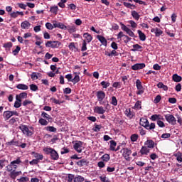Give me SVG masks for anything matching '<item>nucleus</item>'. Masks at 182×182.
<instances>
[{
    "mask_svg": "<svg viewBox=\"0 0 182 182\" xmlns=\"http://www.w3.org/2000/svg\"><path fill=\"white\" fill-rule=\"evenodd\" d=\"M140 124L143 126L146 130H154L156 129V124L149 122V120L145 118H141Z\"/></svg>",
    "mask_w": 182,
    "mask_h": 182,
    "instance_id": "obj_1",
    "label": "nucleus"
},
{
    "mask_svg": "<svg viewBox=\"0 0 182 182\" xmlns=\"http://www.w3.org/2000/svg\"><path fill=\"white\" fill-rule=\"evenodd\" d=\"M44 151L46 154L50 156L51 160H58L59 159V154L52 148H46L44 149Z\"/></svg>",
    "mask_w": 182,
    "mask_h": 182,
    "instance_id": "obj_2",
    "label": "nucleus"
},
{
    "mask_svg": "<svg viewBox=\"0 0 182 182\" xmlns=\"http://www.w3.org/2000/svg\"><path fill=\"white\" fill-rule=\"evenodd\" d=\"M165 119L168 123L172 124L173 126L177 124V119L174 117V115L171 114H167L165 115Z\"/></svg>",
    "mask_w": 182,
    "mask_h": 182,
    "instance_id": "obj_3",
    "label": "nucleus"
},
{
    "mask_svg": "<svg viewBox=\"0 0 182 182\" xmlns=\"http://www.w3.org/2000/svg\"><path fill=\"white\" fill-rule=\"evenodd\" d=\"M96 96L98 102H100V105H105V102H103V99L106 97V93L102 90L97 91L96 93Z\"/></svg>",
    "mask_w": 182,
    "mask_h": 182,
    "instance_id": "obj_4",
    "label": "nucleus"
},
{
    "mask_svg": "<svg viewBox=\"0 0 182 182\" xmlns=\"http://www.w3.org/2000/svg\"><path fill=\"white\" fill-rule=\"evenodd\" d=\"M20 130L23 132V134H26L28 136V137H30L33 134V132L32 131L29 130V128H28V126L26 125H21L19 127Z\"/></svg>",
    "mask_w": 182,
    "mask_h": 182,
    "instance_id": "obj_5",
    "label": "nucleus"
},
{
    "mask_svg": "<svg viewBox=\"0 0 182 182\" xmlns=\"http://www.w3.org/2000/svg\"><path fill=\"white\" fill-rule=\"evenodd\" d=\"M121 153H122V156L124 157L125 160L130 161V154H132V151L130 149L124 148L121 150Z\"/></svg>",
    "mask_w": 182,
    "mask_h": 182,
    "instance_id": "obj_6",
    "label": "nucleus"
},
{
    "mask_svg": "<svg viewBox=\"0 0 182 182\" xmlns=\"http://www.w3.org/2000/svg\"><path fill=\"white\" fill-rule=\"evenodd\" d=\"M146 68V64L144 63H136L132 66V70H140V69H143Z\"/></svg>",
    "mask_w": 182,
    "mask_h": 182,
    "instance_id": "obj_7",
    "label": "nucleus"
},
{
    "mask_svg": "<svg viewBox=\"0 0 182 182\" xmlns=\"http://www.w3.org/2000/svg\"><path fill=\"white\" fill-rule=\"evenodd\" d=\"M83 142L78 141L74 144V149L77 151V153H80L82 151V146Z\"/></svg>",
    "mask_w": 182,
    "mask_h": 182,
    "instance_id": "obj_8",
    "label": "nucleus"
},
{
    "mask_svg": "<svg viewBox=\"0 0 182 182\" xmlns=\"http://www.w3.org/2000/svg\"><path fill=\"white\" fill-rule=\"evenodd\" d=\"M54 28H59L60 29L66 30V26L62 23H59L56 21H53Z\"/></svg>",
    "mask_w": 182,
    "mask_h": 182,
    "instance_id": "obj_9",
    "label": "nucleus"
},
{
    "mask_svg": "<svg viewBox=\"0 0 182 182\" xmlns=\"http://www.w3.org/2000/svg\"><path fill=\"white\" fill-rule=\"evenodd\" d=\"M21 163H22V161H21V158L19 157L16 160L11 162V166H13V168H14V170L18 168V165L21 164Z\"/></svg>",
    "mask_w": 182,
    "mask_h": 182,
    "instance_id": "obj_10",
    "label": "nucleus"
},
{
    "mask_svg": "<svg viewBox=\"0 0 182 182\" xmlns=\"http://www.w3.org/2000/svg\"><path fill=\"white\" fill-rule=\"evenodd\" d=\"M94 112L95 113H97V114H104L106 110H105V108H103V107L97 106L95 107Z\"/></svg>",
    "mask_w": 182,
    "mask_h": 182,
    "instance_id": "obj_11",
    "label": "nucleus"
},
{
    "mask_svg": "<svg viewBox=\"0 0 182 182\" xmlns=\"http://www.w3.org/2000/svg\"><path fill=\"white\" fill-rule=\"evenodd\" d=\"M97 39H98V41L101 42L102 45H103L104 46H107V40H106L105 37L98 35L97 36Z\"/></svg>",
    "mask_w": 182,
    "mask_h": 182,
    "instance_id": "obj_12",
    "label": "nucleus"
},
{
    "mask_svg": "<svg viewBox=\"0 0 182 182\" xmlns=\"http://www.w3.org/2000/svg\"><path fill=\"white\" fill-rule=\"evenodd\" d=\"M20 174H22L21 171H16L14 169L10 173V177L13 180H15L16 177H18V176H19Z\"/></svg>",
    "mask_w": 182,
    "mask_h": 182,
    "instance_id": "obj_13",
    "label": "nucleus"
},
{
    "mask_svg": "<svg viewBox=\"0 0 182 182\" xmlns=\"http://www.w3.org/2000/svg\"><path fill=\"white\" fill-rule=\"evenodd\" d=\"M144 144L148 149H154V141L151 139H148Z\"/></svg>",
    "mask_w": 182,
    "mask_h": 182,
    "instance_id": "obj_14",
    "label": "nucleus"
},
{
    "mask_svg": "<svg viewBox=\"0 0 182 182\" xmlns=\"http://www.w3.org/2000/svg\"><path fill=\"white\" fill-rule=\"evenodd\" d=\"M76 163L80 167H83V166H87V164H89V161L85 159H82Z\"/></svg>",
    "mask_w": 182,
    "mask_h": 182,
    "instance_id": "obj_15",
    "label": "nucleus"
},
{
    "mask_svg": "<svg viewBox=\"0 0 182 182\" xmlns=\"http://www.w3.org/2000/svg\"><path fill=\"white\" fill-rule=\"evenodd\" d=\"M28 98V93L26 92H21L19 95H17L16 96V99H19L20 100H22V99H27Z\"/></svg>",
    "mask_w": 182,
    "mask_h": 182,
    "instance_id": "obj_16",
    "label": "nucleus"
},
{
    "mask_svg": "<svg viewBox=\"0 0 182 182\" xmlns=\"http://www.w3.org/2000/svg\"><path fill=\"white\" fill-rule=\"evenodd\" d=\"M3 117H4V120H6V121L9 120V119H11L12 117V114H11V111H5L3 113Z\"/></svg>",
    "mask_w": 182,
    "mask_h": 182,
    "instance_id": "obj_17",
    "label": "nucleus"
},
{
    "mask_svg": "<svg viewBox=\"0 0 182 182\" xmlns=\"http://www.w3.org/2000/svg\"><path fill=\"white\" fill-rule=\"evenodd\" d=\"M21 26L22 29H29V26H31V23L28 21H25L21 23Z\"/></svg>",
    "mask_w": 182,
    "mask_h": 182,
    "instance_id": "obj_18",
    "label": "nucleus"
},
{
    "mask_svg": "<svg viewBox=\"0 0 182 182\" xmlns=\"http://www.w3.org/2000/svg\"><path fill=\"white\" fill-rule=\"evenodd\" d=\"M83 36L84 38H85V39H87V43H90V42H92V41L93 40V37H92V36L89 33H85L83 34Z\"/></svg>",
    "mask_w": 182,
    "mask_h": 182,
    "instance_id": "obj_19",
    "label": "nucleus"
},
{
    "mask_svg": "<svg viewBox=\"0 0 182 182\" xmlns=\"http://www.w3.org/2000/svg\"><path fill=\"white\" fill-rule=\"evenodd\" d=\"M16 88L19 89L20 90H28L29 89V87L25 84H18L16 85Z\"/></svg>",
    "mask_w": 182,
    "mask_h": 182,
    "instance_id": "obj_20",
    "label": "nucleus"
},
{
    "mask_svg": "<svg viewBox=\"0 0 182 182\" xmlns=\"http://www.w3.org/2000/svg\"><path fill=\"white\" fill-rule=\"evenodd\" d=\"M16 101L14 102V107L16 109H19L22 106V100L19 98H16Z\"/></svg>",
    "mask_w": 182,
    "mask_h": 182,
    "instance_id": "obj_21",
    "label": "nucleus"
},
{
    "mask_svg": "<svg viewBox=\"0 0 182 182\" xmlns=\"http://www.w3.org/2000/svg\"><path fill=\"white\" fill-rule=\"evenodd\" d=\"M137 32H138L140 41H146V34H144V33H142V31L140 30H138Z\"/></svg>",
    "mask_w": 182,
    "mask_h": 182,
    "instance_id": "obj_22",
    "label": "nucleus"
},
{
    "mask_svg": "<svg viewBox=\"0 0 182 182\" xmlns=\"http://www.w3.org/2000/svg\"><path fill=\"white\" fill-rule=\"evenodd\" d=\"M140 153L144 155H147L148 153H150V149H149L146 146H142L141 149L140 150Z\"/></svg>",
    "mask_w": 182,
    "mask_h": 182,
    "instance_id": "obj_23",
    "label": "nucleus"
},
{
    "mask_svg": "<svg viewBox=\"0 0 182 182\" xmlns=\"http://www.w3.org/2000/svg\"><path fill=\"white\" fill-rule=\"evenodd\" d=\"M40 76H41V73H32V74L31 75V79L33 80H38Z\"/></svg>",
    "mask_w": 182,
    "mask_h": 182,
    "instance_id": "obj_24",
    "label": "nucleus"
},
{
    "mask_svg": "<svg viewBox=\"0 0 182 182\" xmlns=\"http://www.w3.org/2000/svg\"><path fill=\"white\" fill-rule=\"evenodd\" d=\"M172 79L174 82H181L182 77L181 76L177 75V74H174L172 77Z\"/></svg>",
    "mask_w": 182,
    "mask_h": 182,
    "instance_id": "obj_25",
    "label": "nucleus"
},
{
    "mask_svg": "<svg viewBox=\"0 0 182 182\" xmlns=\"http://www.w3.org/2000/svg\"><path fill=\"white\" fill-rule=\"evenodd\" d=\"M132 16L136 19V21H139L140 19V16L139 15V13L136 11H131Z\"/></svg>",
    "mask_w": 182,
    "mask_h": 182,
    "instance_id": "obj_26",
    "label": "nucleus"
},
{
    "mask_svg": "<svg viewBox=\"0 0 182 182\" xmlns=\"http://www.w3.org/2000/svg\"><path fill=\"white\" fill-rule=\"evenodd\" d=\"M66 29L70 32V33L76 32V27H75V26H66Z\"/></svg>",
    "mask_w": 182,
    "mask_h": 182,
    "instance_id": "obj_27",
    "label": "nucleus"
},
{
    "mask_svg": "<svg viewBox=\"0 0 182 182\" xmlns=\"http://www.w3.org/2000/svg\"><path fill=\"white\" fill-rule=\"evenodd\" d=\"M134 49H132V52H136L137 50H140L141 49H143V47L139 44H134L132 46Z\"/></svg>",
    "mask_w": 182,
    "mask_h": 182,
    "instance_id": "obj_28",
    "label": "nucleus"
},
{
    "mask_svg": "<svg viewBox=\"0 0 182 182\" xmlns=\"http://www.w3.org/2000/svg\"><path fill=\"white\" fill-rule=\"evenodd\" d=\"M34 157L39 161V160H43V155L39 154L38 153L33 152Z\"/></svg>",
    "mask_w": 182,
    "mask_h": 182,
    "instance_id": "obj_29",
    "label": "nucleus"
},
{
    "mask_svg": "<svg viewBox=\"0 0 182 182\" xmlns=\"http://www.w3.org/2000/svg\"><path fill=\"white\" fill-rule=\"evenodd\" d=\"M163 35V31L159 28H156L155 36L159 38Z\"/></svg>",
    "mask_w": 182,
    "mask_h": 182,
    "instance_id": "obj_30",
    "label": "nucleus"
},
{
    "mask_svg": "<svg viewBox=\"0 0 182 182\" xmlns=\"http://www.w3.org/2000/svg\"><path fill=\"white\" fill-rule=\"evenodd\" d=\"M101 159L102 160H103V161H105L106 163H107V161L110 160V155L105 154L101 157Z\"/></svg>",
    "mask_w": 182,
    "mask_h": 182,
    "instance_id": "obj_31",
    "label": "nucleus"
},
{
    "mask_svg": "<svg viewBox=\"0 0 182 182\" xmlns=\"http://www.w3.org/2000/svg\"><path fill=\"white\" fill-rule=\"evenodd\" d=\"M123 5L124 6H126V8H129V9H134V8H136V6L134 4H132L127 2H124ZM132 6H133V8H132Z\"/></svg>",
    "mask_w": 182,
    "mask_h": 182,
    "instance_id": "obj_32",
    "label": "nucleus"
},
{
    "mask_svg": "<svg viewBox=\"0 0 182 182\" xmlns=\"http://www.w3.org/2000/svg\"><path fill=\"white\" fill-rule=\"evenodd\" d=\"M38 123H40V124H41V126H48V124H49V122H48V121H46V119L41 118L38 121Z\"/></svg>",
    "mask_w": 182,
    "mask_h": 182,
    "instance_id": "obj_33",
    "label": "nucleus"
},
{
    "mask_svg": "<svg viewBox=\"0 0 182 182\" xmlns=\"http://www.w3.org/2000/svg\"><path fill=\"white\" fill-rule=\"evenodd\" d=\"M85 178H83L82 176H78L75 178H74V182H84Z\"/></svg>",
    "mask_w": 182,
    "mask_h": 182,
    "instance_id": "obj_34",
    "label": "nucleus"
},
{
    "mask_svg": "<svg viewBox=\"0 0 182 182\" xmlns=\"http://www.w3.org/2000/svg\"><path fill=\"white\" fill-rule=\"evenodd\" d=\"M136 85L138 90H141V89H143V85H141V81H140V80H136Z\"/></svg>",
    "mask_w": 182,
    "mask_h": 182,
    "instance_id": "obj_35",
    "label": "nucleus"
},
{
    "mask_svg": "<svg viewBox=\"0 0 182 182\" xmlns=\"http://www.w3.org/2000/svg\"><path fill=\"white\" fill-rule=\"evenodd\" d=\"M101 86H102L103 89H107L109 86H110V82H106V81H102L100 83Z\"/></svg>",
    "mask_w": 182,
    "mask_h": 182,
    "instance_id": "obj_36",
    "label": "nucleus"
},
{
    "mask_svg": "<svg viewBox=\"0 0 182 182\" xmlns=\"http://www.w3.org/2000/svg\"><path fill=\"white\" fill-rule=\"evenodd\" d=\"M46 130L48 132H50L51 133H56V132L58 131V129L56 128H55L54 127H46Z\"/></svg>",
    "mask_w": 182,
    "mask_h": 182,
    "instance_id": "obj_37",
    "label": "nucleus"
},
{
    "mask_svg": "<svg viewBox=\"0 0 182 182\" xmlns=\"http://www.w3.org/2000/svg\"><path fill=\"white\" fill-rule=\"evenodd\" d=\"M106 55L109 58H112V56H117V51H116V50H112L111 53H107Z\"/></svg>",
    "mask_w": 182,
    "mask_h": 182,
    "instance_id": "obj_38",
    "label": "nucleus"
},
{
    "mask_svg": "<svg viewBox=\"0 0 182 182\" xmlns=\"http://www.w3.org/2000/svg\"><path fill=\"white\" fill-rule=\"evenodd\" d=\"M58 6L50 7V11L55 15H58Z\"/></svg>",
    "mask_w": 182,
    "mask_h": 182,
    "instance_id": "obj_39",
    "label": "nucleus"
},
{
    "mask_svg": "<svg viewBox=\"0 0 182 182\" xmlns=\"http://www.w3.org/2000/svg\"><path fill=\"white\" fill-rule=\"evenodd\" d=\"M109 143H110V150H112V151H114V147H116V146L117 145V143H116L113 140L110 141Z\"/></svg>",
    "mask_w": 182,
    "mask_h": 182,
    "instance_id": "obj_40",
    "label": "nucleus"
},
{
    "mask_svg": "<svg viewBox=\"0 0 182 182\" xmlns=\"http://www.w3.org/2000/svg\"><path fill=\"white\" fill-rule=\"evenodd\" d=\"M30 89H31V90H32V92H36V91L39 90L38 85H36L35 84L30 85Z\"/></svg>",
    "mask_w": 182,
    "mask_h": 182,
    "instance_id": "obj_41",
    "label": "nucleus"
},
{
    "mask_svg": "<svg viewBox=\"0 0 182 182\" xmlns=\"http://www.w3.org/2000/svg\"><path fill=\"white\" fill-rule=\"evenodd\" d=\"M62 43L59 41H53V44L51 45V48H59Z\"/></svg>",
    "mask_w": 182,
    "mask_h": 182,
    "instance_id": "obj_42",
    "label": "nucleus"
},
{
    "mask_svg": "<svg viewBox=\"0 0 182 182\" xmlns=\"http://www.w3.org/2000/svg\"><path fill=\"white\" fill-rule=\"evenodd\" d=\"M8 146H19V142L13 139L10 142H8Z\"/></svg>",
    "mask_w": 182,
    "mask_h": 182,
    "instance_id": "obj_43",
    "label": "nucleus"
},
{
    "mask_svg": "<svg viewBox=\"0 0 182 182\" xmlns=\"http://www.w3.org/2000/svg\"><path fill=\"white\" fill-rule=\"evenodd\" d=\"M87 43H86V41H83V43H82V48H81V51L82 52H85V50H87Z\"/></svg>",
    "mask_w": 182,
    "mask_h": 182,
    "instance_id": "obj_44",
    "label": "nucleus"
},
{
    "mask_svg": "<svg viewBox=\"0 0 182 182\" xmlns=\"http://www.w3.org/2000/svg\"><path fill=\"white\" fill-rule=\"evenodd\" d=\"M139 139V135L137 134H133L131 135V141H136Z\"/></svg>",
    "mask_w": 182,
    "mask_h": 182,
    "instance_id": "obj_45",
    "label": "nucleus"
},
{
    "mask_svg": "<svg viewBox=\"0 0 182 182\" xmlns=\"http://www.w3.org/2000/svg\"><path fill=\"white\" fill-rule=\"evenodd\" d=\"M125 114L127 116V117H129V119H132L133 117V114H132V111L130 109H126Z\"/></svg>",
    "mask_w": 182,
    "mask_h": 182,
    "instance_id": "obj_46",
    "label": "nucleus"
},
{
    "mask_svg": "<svg viewBox=\"0 0 182 182\" xmlns=\"http://www.w3.org/2000/svg\"><path fill=\"white\" fill-rule=\"evenodd\" d=\"M72 82L74 83V85L78 82H80V77H79V75H75V77L72 80Z\"/></svg>",
    "mask_w": 182,
    "mask_h": 182,
    "instance_id": "obj_47",
    "label": "nucleus"
},
{
    "mask_svg": "<svg viewBox=\"0 0 182 182\" xmlns=\"http://www.w3.org/2000/svg\"><path fill=\"white\" fill-rule=\"evenodd\" d=\"M68 48L70 50H73V49H75V50H77V48H76V46H75V43H70L68 46Z\"/></svg>",
    "mask_w": 182,
    "mask_h": 182,
    "instance_id": "obj_48",
    "label": "nucleus"
},
{
    "mask_svg": "<svg viewBox=\"0 0 182 182\" xmlns=\"http://www.w3.org/2000/svg\"><path fill=\"white\" fill-rule=\"evenodd\" d=\"M160 100H161V95H157L154 100V103L157 105V103H160Z\"/></svg>",
    "mask_w": 182,
    "mask_h": 182,
    "instance_id": "obj_49",
    "label": "nucleus"
},
{
    "mask_svg": "<svg viewBox=\"0 0 182 182\" xmlns=\"http://www.w3.org/2000/svg\"><path fill=\"white\" fill-rule=\"evenodd\" d=\"M68 2V0H60V2L58 3V6L60 8H65V4Z\"/></svg>",
    "mask_w": 182,
    "mask_h": 182,
    "instance_id": "obj_50",
    "label": "nucleus"
},
{
    "mask_svg": "<svg viewBox=\"0 0 182 182\" xmlns=\"http://www.w3.org/2000/svg\"><path fill=\"white\" fill-rule=\"evenodd\" d=\"M111 105L113 106H117V99L116 97H112Z\"/></svg>",
    "mask_w": 182,
    "mask_h": 182,
    "instance_id": "obj_51",
    "label": "nucleus"
},
{
    "mask_svg": "<svg viewBox=\"0 0 182 182\" xmlns=\"http://www.w3.org/2000/svg\"><path fill=\"white\" fill-rule=\"evenodd\" d=\"M158 119H161L160 114H154L151 117V119L152 120V122H156V120H157Z\"/></svg>",
    "mask_w": 182,
    "mask_h": 182,
    "instance_id": "obj_52",
    "label": "nucleus"
},
{
    "mask_svg": "<svg viewBox=\"0 0 182 182\" xmlns=\"http://www.w3.org/2000/svg\"><path fill=\"white\" fill-rule=\"evenodd\" d=\"M46 28H47V29H49L50 31H52V29H53L55 26H53V24L52 25V23H46Z\"/></svg>",
    "mask_w": 182,
    "mask_h": 182,
    "instance_id": "obj_53",
    "label": "nucleus"
},
{
    "mask_svg": "<svg viewBox=\"0 0 182 182\" xmlns=\"http://www.w3.org/2000/svg\"><path fill=\"white\" fill-rule=\"evenodd\" d=\"M100 129H102V125H97V124H95V128H93L94 132H100Z\"/></svg>",
    "mask_w": 182,
    "mask_h": 182,
    "instance_id": "obj_54",
    "label": "nucleus"
},
{
    "mask_svg": "<svg viewBox=\"0 0 182 182\" xmlns=\"http://www.w3.org/2000/svg\"><path fill=\"white\" fill-rule=\"evenodd\" d=\"M42 117H43L44 119H48V120H49V119H52L50 117V115L48 114L46 112H43L41 114Z\"/></svg>",
    "mask_w": 182,
    "mask_h": 182,
    "instance_id": "obj_55",
    "label": "nucleus"
},
{
    "mask_svg": "<svg viewBox=\"0 0 182 182\" xmlns=\"http://www.w3.org/2000/svg\"><path fill=\"white\" fill-rule=\"evenodd\" d=\"M20 50H21V48L19 47V46H17L16 49L13 50V53H14V56H16V55H18V53H19Z\"/></svg>",
    "mask_w": 182,
    "mask_h": 182,
    "instance_id": "obj_56",
    "label": "nucleus"
},
{
    "mask_svg": "<svg viewBox=\"0 0 182 182\" xmlns=\"http://www.w3.org/2000/svg\"><path fill=\"white\" fill-rule=\"evenodd\" d=\"M75 175L69 173L68 176V181L72 182L73 180H75Z\"/></svg>",
    "mask_w": 182,
    "mask_h": 182,
    "instance_id": "obj_57",
    "label": "nucleus"
},
{
    "mask_svg": "<svg viewBox=\"0 0 182 182\" xmlns=\"http://www.w3.org/2000/svg\"><path fill=\"white\" fill-rule=\"evenodd\" d=\"M126 33H127V35H129L132 38H134V33H133V31H132V30L130 28H128L126 31Z\"/></svg>",
    "mask_w": 182,
    "mask_h": 182,
    "instance_id": "obj_58",
    "label": "nucleus"
},
{
    "mask_svg": "<svg viewBox=\"0 0 182 182\" xmlns=\"http://www.w3.org/2000/svg\"><path fill=\"white\" fill-rule=\"evenodd\" d=\"M63 93L65 95H70V93H72V89L67 87L63 90Z\"/></svg>",
    "mask_w": 182,
    "mask_h": 182,
    "instance_id": "obj_59",
    "label": "nucleus"
},
{
    "mask_svg": "<svg viewBox=\"0 0 182 182\" xmlns=\"http://www.w3.org/2000/svg\"><path fill=\"white\" fill-rule=\"evenodd\" d=\"M135 109H141V101H137L134 105Z\"/></svg>",
    "mask_w": 182,
    "mask_h": 182,
    "instance_id": "obj_60",
    "label": "nucleus"
},
{
    "mask_svg": "<svg viewBox=\"0 0 182 182\" xmlns=\"http://www.w3.org/2000/svg\"><path fill=\"white\" fill-rule=\"evenodd\" d=\"M12 43L11 42H8L4 44V48H5L6 49L11 48H12Z\"/></svg>",
    "mask_w": 182,
    "mask_h": 182,
    "instance_id": "obj_61",
    "label": "nucleus"
},
{
    "mask_svg": "<svg viewBox=\"0 0 182 182\" xmlns=\"http://www.w3.org/2000/svg\"><path fill=\"white\" fill-rule=\"evenodd\" d=\"M22 105L23 106H28V105H32V101L29 100H26L25 101L23 102Z\"/></svg>",
    "mask_w": 182,
    "mask_h": 182,
    "instance_id": "obj_62",
    "label": "nucleus"
},
{
    "mask_svg": "<svg viewBox=\"0 0 182 182\" xmlns=\"http://www.w3.org/2000/svg\"><path fill=\"white\" fill-rule=\"evenodd\" d=\"M157 124L158 126H159V127H166V124H164V122H163L160 119L157 121Z\"/></svg>",
    "mask_w": 182,
    "mask_h": 182,
    "instance_id": "obj_63",
    "label": "nucleus"
},
{
    "mask_svg": "<svg viewBox=\"0 0 182 182\" xmlns=\"http://www.w3.org/2000/svg\"><path fill=\"white\" fill-rule=\"evenodd\" d=\"M100 179L102 182H110V181H109V178H107L106 176H100Z\"/></svg>",
    "mask_w": 182,
    "mask_h": 182,
    "instance_id": "obj_64",
    "label": "nucleus"
}]
</instances>
